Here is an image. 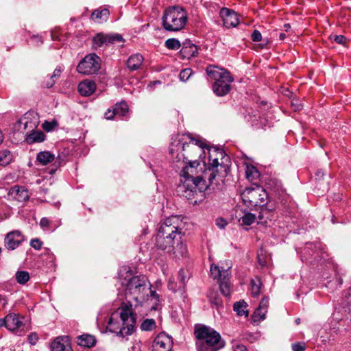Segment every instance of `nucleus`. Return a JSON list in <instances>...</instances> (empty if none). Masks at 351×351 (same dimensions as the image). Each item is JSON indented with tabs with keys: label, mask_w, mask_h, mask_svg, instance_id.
I'll return each instance as SVG.
<instances>
[{
	"label": "nucleus",
	"mask_w": 351,
	"mask_h": 351,
	"mask_svg": "<svg viewBox=\"0 0 351 351\" xmlns=\"http://www.w3.org/2000/svg\"><path fill=\"white\" fill-rule=\"evenodd\" d=\"M114 117H117V114L115 113V111H114V108L112 110L110 109H108L107 110V112L105 113V117L107 119H112Z\"/></svg>",
	"instance_id": "44"
},
{
	"label": "nucleus",
	"mask_w": 351,
	"mask_h": 351,
	"mask_svg": "<svg viewBox=\"0 0 351 351\" xmlns=\"http://www.w3.org/2000/svg\"><path fill=\"white\" fill-rule=\"evenodd\" d=\"M204 144L191 134H177L172 138L169 147L172 162L176 169L182 168L180 176L183 178L177 187V193L189 200H194L198 193L207 189V184L201 176H195L199 165L198 158L204 154Z\"/></svg>",
	"instance_id": "1"
},
{
	"label": "nucleus",
	"mask_w": 351,
	"mask_h": 351,
	"mask_svg": "<svg viewBox=\"0 0 351 351\" xmlns=\"http://www.w3.org/2000/svg\"><path fill=\"white\" fill-rule=\"evenodd\" d=\"M241 196L247 206L258 212L257 217L261 223L271 220L275 206L269 202L268 194L261 186L245 189Z\"/></svg>",
	"instance_id": "3"
},
{
	"label": "nucleus",
	"mask_w": 351,
	"mask_h": 351,
	"mask_svg": "<svg viewBox=\"0 0 351 351\" xmlns=\"http://www.w3.org/2000/svg\"><path fill=\"white\" fill-rule=\"evenodd\" d=\"M192 73H193L192 70L190 68H186L185 69H183L179 75L180 80L183 81V82H186V80H189L190 76L192 75Z\"/></svg>",
	"instance_id": "38"
},
{
	"label": "nucleus",
	"mask_w": 351,
	"mask_h": 351,
	"mask_svg": "<svg viewBox=\"0 0 351 351\" xmlns=\"http://www.w3.org/2000/svg\"><path fill=\"white\" fill-rule=\"evenodd\" d=\"M251 294L253 297H257L261 291V283L258 278L251 280Z\"/></svg>",
	"instance_id": "34"
},
{
	"label": "nucleus",
	"mask_w": 351,
	"mask_h": 351,
	"mask_svg": "<svg viewBox=\"0 0 351 351\" xmlns=\"http://www.w3.org/2000/svg\"><path fill=\"white\" fill-rule=\"evenodd\" d=\"M327 190H328V187H327V186H326L324 189H323V190H322V191H327Z\"/></svg>",
	"instance_id": "60"
},
{
	"label": "nucleus",
	"mask_w": 351,
	"mask_h": 351,
	"mask_svg": "<svg viewBox=\"0 0 351 351\" xmlns=\"http://www.w3.org/2000/svg\"><path fill=\"white\" fill-rule=\"evenodd\" d=\"M24 241V237L19 230H14L8 233L4 239L5 247L8 250L17 248Z\"/></svg>",
	"instance_id": "15"
},
{
	"label": "nucleus",
	"mask_w": 351,
	"mask_h": 351,
	"mask_svg": "<svg viewBox=\"0 0 351 351\" xmlns=\"http://www.w3.org/2000/svg\"><path fill=\"white\" fill-rule=\"evenodd\" d=\"M284 27H285V30H286V31H288V29H289L291 28V26H290V25H289V24H288V23H287V24H285V25H284Z\"/></svg>",
	"instance_id": "57"
},
{
	"label": "nucleus",
	"mask_w": 351,
	"mask_h": 351,
	"mask_svg": "<svg viewBox=\"0 0 351 351\" xmlns=\"http://www.w3.org/2000/svg\"><path fill=\"white\" fill-rule=\"evenodd\" d=\"M180 54L183 59H191L196 57L198 54L197 46L192 43L190 40H186L183 43L182 47L180 51Z\"/></svg>",
	"instance_id": "18"
},
{
	"label": "nucleus",
	"mask_w": 351,
	"mask_h": 351,
	"mask_svg": "<svg viewBox=\"0 0 351 351\" xmlns=\"http://www.w3.org/2000/svg\"><path fill=\"white\" fill-rule=\"evenodd\" d=\"M53 124L52 123H49V122H47L46 121L44 124H43V128L47 130V131H50L53 129Z\"/></svg>",
	"instance_id": "51"
},
{
	"label": "nucleus",
	"mask_w": 351,
	"mask_h": 351,
	"mask_svg": "<svg viewBox=\"0 0 351 351\" xmlns=\"http://www.w3.org/2000/svg\"><path fill=\"white\" fill-rule=\"evenodd\" d=\"M150 293V298H154L155 300H156L157 301L159 300V295L155 291H152L150 289L148 290V293Z\"/></svg>",
	"instance_id": "50"
},
{
	"label": "nucleus",
	"mask_w": 351,
	"mask_h": 351,
	"mask_svg": "<svg viewBox=\"0 0 351 351\" xmlns=\"http://www.w3.org/2000/svg\"><path fill=\"white\" fill-rule=\"evenodd\" d=\"M8 195L20 202H25L29 199L28 191L24 186H12L9 191Z\"/></svg>",
	"instance_id": "19"
},
{
	"label": "nucleus",
	"mask_w": 351,
	"mask_h": 351,
	"mask_svg": "<svg viewBox=\"0 0 351 351\" xmlns=\"http://www.w3.org/2000/svg\"><path fill=\"white\" fill-rule=\"evenodd\" d=\"M206 71L209 77L215 80L213 84L214 93L219 97L227 95L231 89V84L234 80L230 73L215 65L208 66Z\"/></svg>",
	"instance_id": "7"
},
{
	"label": "nucleus",
	"mask_w": 351,
	"mask_h": 351,
	"mask_svg": "<svg viewBox=\"0 0 351 351\" xmlns=\"http://www.w3.org/2000/svg\"><path fill=\"white\" fill-rule=\"evenodd\" d=\"M49 225V220L46 217H43L40 221V226L42 228L45 229L48 228Z\"/></svg>",
	"instance_id": "47"
},
{
	"label": "nucleus",
	"mask_w": 351,
	"mask_h": 351,
	"mask_svg": "<svg viewBox=\"0 0 351 351\" xmlns=\"http://www.w3.org/2000/svg\"><path fill=\"white\" fill-rule=\"evenodd\" d=\"M286 37V35L285 33H280V35H279V38L280 40H284Z\"/></svg>",
	"instance_id": "56"
},
{
	"label": "nucleus",
	"mask_w": 351,
	"mask_h": 351,
	"mask_svg": "<svg viewBox=\"0 0 351 351\" xmlns=\"http://www.w3.org/2000/svg\"><path fill=\"white\" fill-rule=\"evenodd\" d=\"M135 323V315L128 304L123 303L120 308L111 314L107 328L110 332L124 337L132 333Z\"/></svg>",
	"instance_id": "4"
},
{
	"label": "nucleus",
	"mask_w": 351,
	"mask_h": 351,
	"mask_svg": "<svg viewBox=\"0 0 351 351\" xmlns=\"http://www.w3.org/2000/svg\"><path fill=\"white\" fill-rule=\"evenodd\" d=\"M256 218V214L247 213L239 220L242 225L250 226L252 225Z\"/></svg>",
	"instance_id": "31"
},
{
	"label": "nucleus",
	"mask_w": 351,
	"mask_h": 351,
	"mask_svg": "<svg viewBox=\"0 0 351 351\" xmlns=\"http://www.w3.org/2000/svg\"><path fill=\"white\" fill-rule=\"evenodd\" d=\"M56 80L54 79V78H51V77H50V78L49 79V80H47V82H46L45 83V86L47 88H51L54 84L56 83Z\"/></svg>",
	"instance_id": "48"
},
{
	"label": "nucleus",
	"mask_w": 351,
	"mask_h": 351,
	"mask_svg": "<svg viewBox=\"0 0 351 351\" xmlns=\"http://www.w3.org/2000/svg\"><path fill=\"white\" fill-rule=\"evenodd\" d=\"M77 343L80 346L91 348L96 343V339L94 336L90 335H82L77 337Z\"/></svg>",
	"instance_id": "25"
},
{
	"label": "nucleus",
	"mask_w": 351,
	"mask_h": 351,
	"mask_svg": "<svg viewBox=\"0 0 351 351\" xmlns=\"http://www.w3.org/2000/svg\"><path fill=\"white\" fill-rule=\"evenodd\" d=\"M143 62V57L140 53L131 56L128 61L127 66L132 71H136L140 68Z\"/></svg>",
	"instance_id": "22"
},
{
	"label": "nucleus",
	"mask_w": 351,
	"mask_h": 351,
	"mask_svg": "<svg viewBox=\"0 0 351 351\" xmlns=\"http://www.w3.org/2000/svg\"><path fill=\"white\" fill-rule=\"evenodd\" d=\"M293 351H304L306 350V343L304 342H296L292 344Z\"/></svg>",
	"instance_id": "39"
},
{
	"label": "nucleus",
	"mask_w": 351,
	"mask_h": 351,
	"mask_svg": "<svg viewBox=\"0 0 351 351\" xmlns=\"http://www.w3.org/2000/svg\"><path fill=\"white\" fill-rule=\"evenodd\" d=\"M15 278L18 283L24 285L29 280V274L25 271H18L15 274Z\"/></svg>",
	"instance_id": "32"
},
{
	"label": "nucleus",
	"mask_w": 351,
	"mask_h": 351,
	"mask_svg": "<svg viewBox=\"0 0 351 351\" xmlns=\"http://www.w3.org/2000/svg\"><path fill=\"white\" fill-rule=\"evenodd\" d=\"M122 282L125 287V295L129 302L134 300L136 304L149 300V281L145 276H134Z\"/></svg>",
	"instance_id": "5"
},
{
	"label": "nucleus",
	"mask_w": 351,
	"mask_h": 351,
	"mask_svg": "<svg viewBox=\"0 0 351 351\" xmlns=\"http://www.w3.org/2000/svg\"><path fill=\"white\" fill-rule=\"evenodd\" d=\"M43 245V242L39 239H32L30 241V245L35 250H40Z\"/></svg>",
	"instance_id": "40"
},
{
	"label": "nucleus",
	"mask_w": 351,
	"mask_h": 351,
	"mask_svg": "<svg viewBox=\"0 0 351 351\" xmlns=\"http://www.w3.org/2000/svg\"><path fill=\"white\" fill-rule=\"evenodd\" d=\"M180 219L176 216L167 218L160 226L155 238V247L179 258L187 253L186 245L182 241Z\"/></svg>",
	"instance_id": "2"
},
{
	"label": "nucleus",
	"mask_w": 351,
	"mask_h": 351,
	"mask_svg": "<svg viewBox=\"0 0 351 351\" xmlns=\"http://www.w3.org/2000/svg\"><path fill=\"white\" fill-rule=\"evenodd\" d=\"M293 108L295 111H300L302 109L301 105L292 104Z\"/></svg>",
	"instance_id": "55"
},
{
	"label": "nucleus",
	"mask_w": 351,
	"mask_h": 351,
	"mask_svg": "<svg viewBox=\"0 0 351 351\" xmlns=\"http://www.w3.org/2000/svg\"><path fill=\"white\" fill-rule=\"evenodd\" d=\"M36 38L39 39V40H40V43H43V40H41V38H39V37H36Z\"/></svg>",
	"instance_id": "61"
},
{
	"label": "nucleus",
	"mask_w": 351,
	"mask_h": 351,
	"mask_svg": "<svg viewBox=\"0 0 351 351\" xmlns=\"http://www.w3.org/2000/svg\"><path fill=\"white\" fill-rule=\"evenodd\" d=\"M123 41V38L121 34L98 33L93 38V47L97 48L119 43Z\"/></svg>",
	"instance_id": "12"
},
{
	"label": "nucleus",
	"mask_w": 351,
	"mask_h": 351,
	"mask_svg": "<svg viewBox=\"0 0 351 351\" xmlns=\"http://www.w3.org/2000/svg\"><path fill=\"white\" fill-rule=\"evenodd\" d=\"M208 153L209 167L208 170L210 173L208 180L210 183H212L216 176L219 175V167L220 170L224 172L221 176L223 177L226 176L228 167L226 165L223 164V161L219 162V160L221 159L223 160L225 159L226 160H228V157L222 149L216 147L208 149Z\"/></svg>",
	"instance_id": "10"
},
{
	"label": "nucleus",
	"mask_w": 351,
	"mask_h": 351,
	"mask_svg": "<svg viewBox=\"0 0 351 351\" xmlns=\"http://www.w3.org/2000/svg\"><path fill=\"white\" fill-rule=\"evenodd\" d=\"M187 21V12L180 6L169 7L162 16V26L169 32H178L182 29Z\"/></svg>",
	"instance_id": "8"
},
{
	"label": "nucleus",
	"mask_w": 351,
	"mask_h": 351,
	"mask_svg": "<svg viewBox=\"0 0 351 351\" xmlns=\"http://www.w3.org/2000/svg\"><path fill=\"white\" fill-rule=\"evenodd\" d=\"M78 91L81 95L88 97L96 90V84L91 80H84L78 84Z\"/></svg>",
	"instance_id": "20"
},
{
	"label": "nucleus",
	"mask_w": 351,
	"mask_h": 351,
	"mask_svg": "<svg viewBox=\"0 0 351 351\" xmlns=\"http://www.w3.org/2000/svg\"><path fill=\"white\" fill-rule=\"evenodd\" d=\"M100 66V58L95 53H90L79 62L77 71L84 75H93L99 70Z\"/></svg>",
	"instance_id": "11"
},
{
	"label": "nucleus",
	"mask_w": 351,
	"mask_h": 351,
	"mask_svg": "<svg viewBox=\"0 0 351 351\" xmlns=\"http://www.w3.org/2000/svg\"><path fill=\"white\" fill-rule=\"evenodd\" d=\"M324 176V173L323 172L322 170L319 169V170L317 171V172L315 173L316 180L320 181L323 178Z\"/></svg>",
	"instance_id": "49"
},
{
	"label": "nucleus",
	"mask_w": 351,
	"mask_h": 351,
	"mask_svg": "<svg viewBox=\"0 0 351 351\" xmlns=\"http://www.w3.org/2000/svg\"><path fill=\"white\" fill-rule=\"evenodd\" d=\"M168 289L173 292L177 291L178 290H180L179 286L178 287L177 282H176L174 280L169 279L168 282Z\"/></svg>",
	"instance_id": "42"
},
{
	"label": "nucleus",
	"mask_w": 351,
	"mask_h": 351,
	"mask_svg": "<svg viewBox=\"0 0 351 351\" xmlns=\"http://www.w3.org/2000/svg\"><path fill=\"white\" fill-rule=\"evenodd\" d=\"M156 326L154 319H145L141 325V328L143 331H151Z\"/></svg>",
	"instance_id": "33"
},
{
	"label": "nucleus",
	"mask_w": 351,
	"mask_h": 351,
	"mask_svg": "<svg viewBox=\"0 0 351 351\" xmlns=\"http://www.w3.org/2000/svg\"><path fill=\"white\" fill-rule=\"evenodd\" d=\"M51 351H73L70 338L68 336L56 337L51 343Z\"/></svg>",
	"instance_id": "16"
},
{
	"label": "nucleus",
	"mask_w": 351,
	"mask_h": 351,
	"mask_svg": "<svg viewBox=\"0 0 351 351\" xmlns=\"http://www.w3.org/2000/svg\"><path fill=\"white\" fill-rule=\"evenodd\" d=\"M152 309L156 310V307H152Z\"/></svg>",
	"instance_id": "63"
},
{
	"label": "nucleus",
	"mask_w": 351,
	"mask_h": 351,
	"mask_svg": "<svg viewBox=\"0 0 351 351\" xmlns=\"http://www.w3.org/2000/svg\"><path fill=\"white\" fill-rule=\"evenodd\" d=\"M45 134L42 131H32L26 137V141L29 144L40 143L45 140Z\"/></svg>",
	"instance_id": "26"
},
{
	"label": "nucleus",
	"mask_w": 351,
	"mask_h": 351,
	"mask_svg": "<svg viewBox=\"0 0 351 351\" xmlns=\"http://www.w3.org/2000/svg\"><path fill=\"white\" fill-rule=\"evenodd\" d=\"M217 225L220 228H223L225 227V226L226 225V222L223 219H220V222L219 221V220H217Z\"/></svg>",
	"instance_id": "54"
},
{
	"label": "nucleus",
	"mask_w": 351,
	"mask_h": 351,
	"mask_svg": "<svg viewBox=\"0 0 351 351\" xmlns=\"http://www.w3.org/2000/svg\"><path fill=\"white\" fill-rule=\"evenodd\" d=\"M295 323H296L297 324H299L300 323V318H298V319H295Z\"/></svg>",
	"instance_id": "58"
},
{
	"label": "nucleus",
	"mask_w": 351,
	"mask_h": 351,
	"mask_svg": "<svg viewBox=\"0 0 351 351\" xmlns=\"http://www.w3.org/2000/svg\"><path fill=\"white\" fill-rule=\"evenodd\" d=\"M12 159V155L10 150L3 149L0 151V165H8Z\"/></svg>",
	"instance_id": "30"
},
{
	"label": "nucleus",
	"mask_w": 351,
	"mask_h": 351,
	"mask_svg": "<svg viewBox=\"0 0 351 351\" xmlns=\"http://www.w3.org/2000/svg\"><path fill=\"white\" fill-rule=\"evenodd\" d=\"M165 46L167 49L177 50L181 47L180 41L176 38H169L165 41Z\"/></svg>",
	"instance_id": "36"
},
{
	"label": "nucleus",
	"mask_w": 351,
	"mask_h": 351,
	"mask_svg": "<svg viewBox=\"0 0 351 351\" xmlns=\"http://www.w3.org/2000/svg\"><path fill=\"white\" fill-rule=\"evenodd\" d=\"M251 39L254 42H259L262 39V35L258 30H254L251 34Z\"/></svg>",
	"instance_id": "41"
},
{
	"label": "nucleus",
	"mask_w": 351,
	"mask_h": 351,
	"mask_svg": "<svg viewBox=\"0 0 351 351\" xmlns=\"http://www.w3.org/2000/svg\"><path fill=\"white\" fill-rule=\"evenodd\" d=\"M5 326L7 328V315L3 318H0V328Z\"/></svg>",
	"instance_id": "52"
},
{
	"label": "nucleus",
	"mask_w": 351,
	"mask_h": 351,
	"mask_svg": "<svg viewBox=\"0 0 351 351\" xmlns=\"http://www.w3.org/2000/svg\"><path fill=\"white\" fill-rule=\"evenodd\" d=\"M247 307V304L244 300L236 302L233 305V309L239 316H248L249 312L246 309Z\"/></svg>",
	"instance_id": "27"
},
{
	"label": "nucleus",
	"mask_w": 351,
	"mask_h": 351,
	"mask_svg": "<svg viewBox=\"0 0 351 351\" xmlns=\"http://www.w3.org/2000/svg\"><path fill=\"white\" fill-rule=\"evenodd\" d=\"M61 72H62V67L60 66H57L55 69L53 75L51 76V78H54L56 80L58 77H59L60 76Z\"/></svg>",
	"instance_id": "46"
},
{
	"label": "nucleus",
	"mask_w": 351,
	"mask_h": 351,
	"mask_svg": "<svg viewBox=\"0 0 351 351\" xmlns=\"http://www.w3.org/2000/svg\"><path fill=\"white\" fill-rule=\"evenodd\" d=\"M38 340V337L36 333H31L28 335V341L32 345H35Z\"/></svg>",
	"instance_id": "43"
},
{
	"label": "nucleus",
	"mask_w": 351,
	"mask_h": 351,
	"mask_svg": "<svg viewBox=\"0 0 351 351\" xmlns=\"http://www.w3.org/2000/svg\"><path fill=\"white\" fill-rule=\"evenodd\" d=\"M220 15L223 18L224 25L227 27H234L239 23L237 13L229 8H221Z\"/></svg>",
	"instance_id": "17"
},
{
	"label": "nucleus",
	"mask_w": 351,
	"mask_h": 351,
	"mask_svg": "<svg viewBox=\"0 0 351 351\" xmlns=\"http://www.w3.org/2000/svg\"><path fill=\"white\" fill-rule=\"evenodd\" d=\"M245 173L247 178L250 180H255L260 176L258 171L254 166L247 167Z\"/></svg>",
	"instance_id": "35"
},
{
	"label": "nucleus",
	"mask_w": 351,
	"mask_h": 351,
	"mask_svg": "<svg viewBox=\"0 0 351 351\" xmlns=\"http://www.w3.org/2000/svg\"><path fill=\"white\" fill-rule=\"evenodd\" d=\"M54 172H55V170H53V169H51V170H50V173H51V174H52V173H53Z\"/></svg>",
	"instance_id": "59"
},
{
	"label": "nucleus",
	"mask_w": 351,
	"mask_h": 351,
	"mask_svg": "<svg viewBox=\"0 0 351 351\" xmlns=\"http://www.w3.org/2000/svg\"><path fill=\"white\" fill-rule=\"evenodd\" d=\"M114 109L117 116L119 117L126 116L129 110L128 106L125 101L117 103L114 106Z\"/></svg>",
	"instance_id": "29"
},
{
	"label": "nucleus",
	"mask_w": 351,
	"mask_h": 351,
	"mask_svg": "<svg viewBox=\"0 0 351 351\" xmlns=\"http://www.w3.org/2000/svg\"><path fill=\"white\" fill-rule=\"evenodd\" d=\"M234 351H247L245 346L243 345H239L236 347Z\"/></svg>",
	"instance_id": "53"
},
{
	"label": "nucleus",
	"mask_w": 351,
	"mask_h": 351,
	"mask_svg": "<svg viewBox=\"0 0 351 351\" xmlns=\"http://www.w3.org/2000/svg\"><path fill=\"white\" fill-rule=\"evenodd\" d=\"M110 15V12L108 9H102L101 10H95L92 13V19L93 20H97V22L101 23L103 21H106Z\"/></svg>",
	"instance_id": "28"
},
{
	"label": "nucleus",
	"mask_w": 351,
	"mask_h": 351,
	"mask_svg": "<svg viewBox=\"0 0 351 351\" xmlns=\"http://www.w3.org/2000/svg\"><path fill=\"white\" fill-rule=\"evenodd\" d=\"M269 306V298L263 297L259 304L258 307L255 311V316H259L260 319H265V314L267 312V308Z\"/></svg>",
	"instance_id": "24"
},
{
	"label": "nucleus",
	"mask_w": 351,
	"mask_h": 351,
	"mask_svg": "<svg viewBox=\"0 0 351 351\" xmlns=\"http://www.w3.org/2000/svg\"><path fill=\"white\" fill-rule=\"evenodd\" d=\"M51 36L52 40H54V38H53V36L52 34H51Z\"/></svg>",
	"instance_id": "62"
},
{
	"label": "nucleus",
	"mask_w": 351,
	"mask_h": 351,
	"mask_svg": "<svg viewBox=\"0 0 351 351\" xmlns=\"http://www.w3.org/2000/svg\"><path fill=\"white\" fill-rule=\"evenodd\" d=\"M308 245L311 247L313 245V243H309Z\"/></svg>",
	"instance_id": "64"
},
{
	"label": "nucleus",
	"mask_w": 351,
	"mask_h": 351,
	"mask_svg": "<svg viewBox=\"0 0 351 351\" xmlns=\"http://www.w3.org/2000/svg\"><path fill=\"white\" fill-rule=\"evenodd\" d=\"M207 298L211 306L216 308L223 307V300L215 289H210L207 293Z\"/></svg>",
	"instance_id": "21"
},
{
	"label": "nucleus",
	"mask_w": 351,
	"mask_h": 351,
	"mask_svg": "<svg viewBox=\"0 0 351 351\" xmlns=\"http://www.w3.org/2000/svg\"><path fill=\"white\" fill-rule=\"evenodd\" d=\"M23 319V317H20L15 313L8 314L7 329L19 336H21L25 331V324Z\"/></svg>",
	"instance_id": "13"
},
{
	"label": "nucleus",
	"mask_w": 351,
	"mask_h": 351,
	"mask_svg": "<svg viewBox=\"0 0 351 351\" xmlns=\"http://www.w3.org/2000/svg\"><path fill=\"white\" fill-rule=\"evenodd\" d=\"M334 40L339 44H344L346 41V38L343 35H335L334 37Z\"/></svg>",
	"instance_id": "45"
},
{
	"label": "nucleus",
	"mask_w": 351,
	"mask_h": 351,
	"mask_svg": "<svg viewBox=\"0 0 351 351\" xmlns=\"http://www.w3.org/2000/svg\"><path fill=\"white\" fill-rule=\"evenodd\" d=\"M195 335L197 351H218L225 345L220 334L209 326L196 328Z\"/></svg>",
	"instance_id": "6"
},
{
	"label": "nucleus",
	"mask_w": 351,
	"mask_h": 351,
	"mask_svg": "<svg viewBox=\"0 0 351 351\" xmlns=\"http://www.w3.org/2000/svg\"><path fill=\"white\" fill-rule=\"evenodd\" d=\"M178 278L179 280V289H184L187 279L186 272L184 269H180L179 271Z\"/></svg>",
	"instance_id": "37"
},
{
	"label": "nucleus",
	"mask_w": 351,
	"mask_h": 351,
	"mask_svg": "<svg viewBox=\"0 0 351 351\" xmlns=\"http://www.w3.org/2000/svg\"><path fill=\"white\" fill-rule=\"evenodd\" d=\"M55 160L54 154L49 151H43L38 153L36 160L39 162L41 165H47L52 162Z\"/></svg>",
	"instance_id": "23"
},
{
	"label": "nucleus",
	"mask_w": 351,
	"mask_h": 351,
	"mask_svg": "<svg viewBox=\"0 0 351 351\" xmlns=\"http://www.w3.org/2000/svg\"><path fill=\"white\" fill-rule=\"evenodd\" d=\"M232 267L230 261H226V266H217L213 263L210 265L211 276L214 279L218 280L221 293L225 296L228 297L231 295V286L230 278L231 273L230 269Z\"/></svg>",
	"instance_id": "9"
},
{
	"label": "nucleus",
	"mask_w": 351,
	"mask_h": 351,
	"mask_svg": "<svg viewBox=\"0 0 351 351\" xmlns=\"http://www.w3.org/2000/svg\"><path fill=\"white\" fill-rule=\"evenodd\" d=\"M172 345L171 338L162 332L156 337L152 345V351H171Z\"/></svg>",
	"instance_id": "14"
}]
</instances>
